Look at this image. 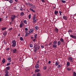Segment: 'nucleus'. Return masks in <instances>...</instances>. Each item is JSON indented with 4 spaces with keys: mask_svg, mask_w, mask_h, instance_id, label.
Masks as SVG:
<instances>
[{
    "mask_svg": "<svg viewBox=\"0 0 76 76\" xmlns=\"http://www.w3.org/2000/svg\"><path fill=\"white\" fill-rule=\"evenodd\" d=\"M32 20V22L34 24L36 23V22H37V21L38 20V19H37V15L35 14H34V16Z\"/></svg>",
    "mask_w": 76,
    "mask_h": 76,
    "instance_id": "1",
    "label": "nucleus"
},
{
    "mask_svg": "<svg viewBox=\"0 0 76 76\" xmlns=\"http://www.w3.org/2000/svg\"><path fill=\"white\" fill-rule=\"evenodd\" d=\"M12 47H15L16 45V40H13L12 41Z\"/></svg>",
    "mask_w": 76,
    "mask_h": 76,
    "instance_id": "2",
    "label": "nucleus"
},
{
    "mask_svg": "<svg viewBox=\"0 0 76 76\" xmlns=\"http://www.w3.org/2000/svg\"><path fill=\"white\" fill-rule=\"evenodd\" d=\"M39 48H40V47H39V46L36 47L34 48V53H36V52H37V51L38 50H39Z\"/></svg>",
    "mask_w": 76,
    "mask_h": 76,
    "instance_id": "3",
    "label": "nucleus"
},
{
    "mask_svg": "<svg viewBox=\"0 0 76 76\" xmlns=\"http://www.w3.org/2000/svg\"><path fill=\"white\" fill-rule=\"evenodd\" d=\"M15 18H16L15 15H12L11 18V19L12 20V21H11V22H12V21H13V20H14V19H15Z\"/></svg>",
    "mask_w": 76,
    "mask_h": 76,
    "instance_id": "4",
    "label": "nucleus"
},
{
    "mask_svg": "<svg viewBox=\"0 0 76 76\" xmlns=\"http://www.w3.org/2000/svg\"><path fill=\"white\" fill-rule=\"evenodd\" d=\"M7 60L8 62L10 63L12 61V57L10 56H9L7 58Z\"/></svg>",
    "mask_w": 76,
    "mask_h": 76,
    "instance_id": "5",
    "label": "nucleus"
},
{
    "mask_svg": "<svg viewBox=\"0 0 76 76\" xmlns=\"http://www.w3.org/2000/svg\"><path fill=\"white\" fill-rule=\"evenodd\" d=\"M68 60L70 61V62H73V58H72V57H71L70 56L68 58Z\"/></svg>",
    "mask_w": 76,
    "mask_h": 76,
    "instance_id": "6",
    "label": "nucleus"
},
{
    "mask_svg": "<svg viewBox=\"0 0 76 76\" xmlns=\"http://www.w3.org/2000/svg\"><path fill=\"white\" fill-rule=\"evenodd\" d=\"M70 36L71 38H72L73 39H76V36L75 35H73L72 34L70 35Z\"/></svg>",
    "mask_w": 76,
    "mask_h": 76,
    "instance_id": "7",
    "label": "nucleus"
},
{
    "mask_svg": "<svg viewBox=\"0 0 76 76\" xmlns=\"http://www.w3.org/2000/svg\"><path fill=\"white\" fill-rule=\"evenodd\" d=\"M63 18L64 20H67L68 19V18H67V17L66 15H64L63 17Z\"/></svg>",
    "mask_w": 76,
    "mask_h": 76,
    "instance_id": "8",
    "label": "nucleus"
},
{
    "mask_svg": "<svg viewBox=\"0 0 76 76\" xmlns=\"http://www.w3.org/2000/svg\"><path fill=\"white\" fill-rule=\"evenodd\" d=\"M52 47L53 48H54L55 49H56V48H57V45H55L54 44H53L52 45Z\"/></svg>",
    "mask_w": 76,
    "mask_h": 76,
    "instance_id": "9",
    "label": "nucleus"
},
{
    "mask_svg": "<svg viewBox=\"0 0 76 76\" xmlns=\"http://www.w3.org/2000/svg\"><path fill=\"white\" fill-rule=\"evenodd\" d=\"M12 50L13 51V53H14V54H15V53H16V52H17V50H16V49H12Z\"/></svg>",
    "mask_w": 76,
    "mask_h": 76,
    "instance_id": "10",
    "label": "nucleus"
},
{
    "mask_svg": "<svg viewBox=\"0 0 76 76\" xmlns=\"http://www.w3.org/2000/svg\"><path fill=\"white\" fill-rule=\"evenodd\" d=\"M39 64H37L35 66V69H39Z\"/></svg>",
    "mask_w": 76,
    "mask_h": 76,
    "instance_id": "11",
    "label": "nucleus"
},
{
    "mask_svg": "<svg viewBox=\"0 0 76 76\" xmlns=\"http://www.w3.org/2000/svg\"><path fill=\"white\" fill-rule=\"evenodd\" d=\"M53 44H55V45H57V41L55 40L53 42Z\"/></svg>",
    "mask_w": 76,
    "mask_h": 76,
    "instance_id": "12",
    "label": "nucleus"
},
{
    "mask_svg": "<svg viewBox=\"0 0 76 76\" xmlns=\"http://www.w3.org/2000/svg\"><path fill=\"white\" fill-rule=\"evenodd\" d=\"M60 40L61 42H62V43H64V42L63 39L62 38H61L60 39Z\"/></svg>",
    "mask_w": 76,
    "mask_h": 76,
    "instance_id": "13",
    "label": "nucleus"
},
{
    "mask_svg": "<svg viewBox=\"0 0 76 76\" xmlns=\"http://www.w3.org/2000/svg\"><path fill=\"white\" fill-rule=\"evenodd\" d=\"M70 62L69 61H67L66 62V66L68 67V66H70Z\"/></svg>",
    "mask_w": 76,
    "mask_h": 76,
    "instance_id": "14",
    "label": "nucleus"
},
{
    "mask_svg": "<svg viewBox=\"0 0 76 76\" xmlns=\"http://www.w3.org/2000/svg\"><path fill=\"white\" fill-rule=\"evenodd\" d=\"M55 32H56V33H58V28H55Z\"/></svg>",
    "mask_w": 76,
    "mask_h": 76,
    "instance_id": "15",
    "label": "nucleus"
},
{
    "mask_svg": "<svg viewBox=\"0 0 76 76\" xmlns=\"http://www.w3.org/2000/svg\"><path fill=\"white\" fill-rule=\"evenodd\" d=\"M33 31H34V29H30V31H29L30 33L31 34H32V32H33Z\"/></svg>",
    "mask_w": 76,
    "mask_h": 76,
    "instance_id": "16",
    "label": "nucleus"
},
{
    "mask_svg": "<svg viewBox=\"0 0 76 76\" xmlns=\"http://www.w3.org/2000/svg\"><path fill=\"white\" fill-rule=\"evenodd\" d=\"M10 66H8L6 67V70H10Z\"/></svg>",
    "mask_w": 76,
    "mask_h": 76,
    "instance_id": "17",
    "label": "nucleus"
},
{
    "mask_svg": "<svg viewBox=\"0 0 76 76\" xmlns=\"http://www.w3.org/2000/svg\"><path fill=\"white\" fill-rule=\"evenodd\" d=\"M7 32L6 31H4L3 33V35H4V37H6V35H7Z\"/></svg>",
    "mask_w": 76,
    "mask_h": 76,
    "instance_id": "18",
    "label": "nucleus"
},
{
    "mask_svg": "<svg viewBox=\"0 0 76 76\" xmlns=\"http://www.w3.org/2000/svg\"><path fill=\"white\" fill-rule=\"evenodd\" d=\"M33 5H34V4H29V7H30L31 8H32V7H33Z\"/></svg>",
    "mask_w": 76,
    "mask_h": 76,
    "instance_id": "19",
    "label": "nucleus"
},
{
    "mask_svg": "<svg viewBox=\"0 0 76 76\" xmlns=\"http://www.w3.org/2000/svg\"><path fill=\"white\" fill-rule=\"evenodd\" d=\"M40 71V70L38 69H36L35 70V72H39Z\"/></svg>",
    "mask_w": 76,
    "mask_h": 76,
    "instance_id": "20",
    "label": "nucleus"
},
{
    "mask_svg": "<svg viewBox=\"0 0 76 76\" xmlns=\"http://www.w3.org/2000/svg\"><path fill=\"white\" fill-rule=\"evenodd\" d=\"M30 10H31V11H32V12H34V13H35V11L33 9L31 8H30Z\"/></svg>",
    "mask_w": 76,
    "mask_h": 76,
    "instance_id": "21",
    "label": "nucleus"
},
{
    "mask_svg": "<svg viewBox=\"0 0 76 76\" xmlns=\"http://www.w3.org/2000/svg\"><path fill=\"white\" fill-rule=\"evenodd\" d=\"M6 29H7V28L6 27H2L1 28V29L3 31H4V30Z\"/></svg>",
    "mask_w": 76,
    "mask_h": 76,
    "instance_id": "22",
    "label": "nucleus"
},
{
    "mask_svg": "<svg viewBox=\"0 0 76 76\" xmlns=\"http://www.w3.org/2000/svg\"><path fill=\"white\" fill-rule=\"evenodd\" d=\"M2 62L3 63H4L6 62V60L4 58L2 60Z\"/></svg>",
    "mask_w": 76,
    "mask_h": 76,
    "instance_id": "23",
    "label": "nucleus"
},
{
    "mask_svg": "<svg viewBox=\"0 0 76 76\" xmlns=\"http://www.w3.org/2000/svg\"><path fill=\"white\" fill-rule=\"evenodd\" d=\"M66 69L68 71H70L72 70V69L71 68H69V67H68L66 68Z\"/></svg>",
    "mask_w": 76,
    "mask_h": 76,
    "instance_id": "24",
    "label": "nucleus"
},
{
    "mask_svg": "<svg viewBox=\"0 0 76 76\" xmlns=\"http://www.w3.org/2000/svg\"><path fill=\"white\" fill-rule=\"evenodd\" d=\"M57 44L58 45H60L61 44V42L60 41H58V42Z\"/></svg>",
    "mask_w": 76,
    "mask_h": 76,
    "instance_id": "25",
    "label": "nucleus"
},
{
    "mask_svg": "<svg viewBox=\"0 0 76 76\" xmlns=\"http://www.w3.org/2000/svg\"><path fill=\"white\" fill-rule=\"evenodd\" d=\"M20 15L21 16H23V15H25V14L23 12H21L20 13Z\"/></svg>",
    "mask_w": 76,
    "mask_h": 76,
    "instance_id": "26",
    "label": "nucleus"
},
{
    "mask_svg": "<svg viewBox=\"0 0 76 76\" xmlns=\"http://www.w3.org/2000/svg\"><path fill=\"white\" fill-rule=\"evenodd\" d=\"M62 67V66L61 64H59L58 66V68L59 69V68H61Z\"/></svg>",
    "mask_w": 76,
    "mask_h": 76,
    "instance_id": "27",
    "label": "nucleus"
},
{
    "mask_svg": "<svg viewBox=\"0 0 76 76\" xmlns=\"http://www.w3.org/2000/svg\"><path fill=\"white\" fill-rule=\"evenodd\" d=\"M59 14H60V15L62 16V13H63V12H61V11H59Z\"/></svg>",
    "mask_w": 76,
    "mask_h": 76,
    "instance_id": "28",
    "label": "nucleus"
},
{
    "mask_svg": "<svg viewBox=\"0 0 76 76\" xmlns=\"http://www.w3.org/2000/svg\"><path fill=\"white\" fill-rule=\"evenodd\" d=\"M60 64V62H56V66L58 65V64Z\"/></svg>",
    "mask_w": 76,
    "mask_h": 76,
    "instance_id": "29",
    "label": "nucleus"
},
{
    "mask_svg": "<svg viewBox=\"0 0 76 76\" xmlns=\"http://www.w3.org/2000/svg\"><path fill=\"white\" fill-rule=\"evenodd\" d=\"M47 66H44L43 67V70H46L47 69Z\"/></svg>",
    "mask_w": 76,
    "mask_h": 76,
    "instance_id": "30",
    "label": "nucleus"
},
{
    "mask_svg": "<svg viewBox=\"0 0 76 76\" xmlns=\"http://www.w3.org/2000/svg\"><path fill=\"white\" fill-rule=\"evenodd\" d=\"M60 1H61V3H66V1H64L63 0H60Z\"/></svg>",
    "mask_w": 76,
    "mask_h": 76,
    "instance_id": "31",
    "label": "nucleus"
},
{
    "mask_svg": "<svg viewBox=\"0 0 76 76\" xmlns=\"http://www.w3.org/2000/svg\"><path fill=\"white\" fill-rule=\"evenodd\" d=\"M32 9H36V6H35V5H33Z\"/></svg>",
    "mask_w": 76,
    "mask_h": 76,
    "instance_id": "32",
    "label": "nucleus"
},
{
    "mask_svg": "<svg viewBox=\"0 0 76 76\" xmlns=\"http://www.w3.org/2000/svg\"><path fill=\"white\" fill-rule=\"evenodd\" d=\"M35 29L36 30H38V29H39V27H38V26H36L35 27Z\"/></svg>",
    "mask_w": 76,
    "mask_h": 76,
    "instance_id": "33",
    "label": "nucleus"
},
{
    "mask_svg": "<svg viewBox=\"0 0 76 76\" xmlns=\"http://www.w3.org/2000/svg\"><path fill=\"white\" fill-rule=\"evenodd\" d=\"M54 13L56 15H57V14L58 13V11H55Z\"/></svg>",
    "mask_w": 76,
    "mask_h": 76,
    "instance_id": "34",
    "label": "nucleus"
},
{
    "mask_svg": "<svg viewBox=\"0 0 76 76\" xmlns=\"http://www.w3.org/2000/svg\"><path fill=\"white\" fill-rule=\"evenodd\" d=\"M73 76H76V73L75 72H73Z\"/></svg>",
    "mask_w": 76,
    "mask_h": 76,
    "instance_id": "35",
    "label": "nucleus"
},
{
    "mask_svg": "<svg viewBox=\"0 0 76 76\" xmlns=\"http://www.w3.org/2000/svg\"><path fill=\"white\" fill-rule=\"evenodd\" d=\"M11 64V63L9 62V63H8L7 64L6 66H9V65H10Z\"/></svg>",
    "mask_w": 76,
    "mask_h": 76,
    "instance_id": "36",
    "label": "nucleus"
},
{
    "mask_svg": "<svg viewBox=\"0 0 76 76\" xmlns=\"http://www.w3.org/2000/svg\"><path fill=\"white\" fill-rule=\"evenodd\" d=\"M8 1H9L10 3H13V1H12V0H10Z\"/></svg>",
    "mask_w": 76,
    "mask_h": 76,
    "instance_id": "37",
    "label": "nucleus"
},
{
    "mask_svg": "<svg viewBox=\"0 0 76 76\" xmlns=\"http://www.w3.org/2000/svg\"><path fill=\"white\" fill-rule=\"evenodd\" d=\"M38 35V34H35L34 35V38H37V36Z\"/></svg>",
    "mask_w": 76,
    "mask_h": 76,
    "instance_id": "38",
    "label": "nucleus"
},
{
    "mask_svg": "<svg viewBox=\"0 0 76 76\" xmlns=\"http://www.w3.org/2000/svg\"><path fill=\"white\" fill-rule=\"evenodd\" d=\"M5 73H6L5 75H6L7 74H8V73H9V72H8L7 70L5 71Z\"/></svg>",
    "mask_w": 76,
    "mask_h": 76,
    "instance_id": "39",
    "label": "nucleus"
},
{
    "mask_svg": "<svg viewBox=\"0 0 76 76\" xmlns=\"http://www.w3.org/2000/svg\"><path fill=\"white\" fill-rule=\"evenodd\" d=\"M24 23L25 24H27V22H26V20H25L24 21Z\"/></svg>",
    "mask_w": 76,
    "mask_h": 76,
    "instance_id": "40",
    "label": "nucleus"
},
{
    "mask_svg": "<svg viewBox=\"0 0 76 76\" xmlns=\"http://www.w3.org/2000/svg\"><path fill=\"white\" fill-rule=\"evenodd\" d=\"M23 26L22 25V24L21 23L20 24V28H22Z\"/></svg>",
    "mask_w": 76,
    "mask_h": 76,
    "instance_id": "41",
    "label": "nucleus"
},
{
    "mask_svg": "<svg viewBox=\"0 0 76 76\" xmlns=\"http://www.w3.org/2000/svg\"><path fill=\"white\" fill-rule=\"evenodd\" d=\"M20 41H23V37H20Z\"/></svg>",
    "mask_w": 76,
    "mask_h": 76,
    "instance_id": "42",
    "label": "nucleus"
},
{
    "mask_svg": "<svg viewBox=\"0 0 76 76\" xmlns=\"http://www.w3.org/2000/svg\"><path fill=\"white\" fill-rule=\"evenodd\" d=\"M41 75V74L40 73H38L37 74V76H40Z\"/></svg>",
    "mask_w": 76,
    "mask_h": 76,
    "instance_id": "43",
    "label": "nucleus"
},
{
    "mask_svg": "<svg viewBox=\"0 0 76 76\" xmlns=\"http://www.w3.org/2000/svg\"><path fill=\"white\" fill-rule=\"evenodd\" d=\"M30 47H31V48H32L33 47V45H32V44H31L30 45H29Z\"/></svg>",
    "mask_w": 76,
    "mask_h": 76,
    "instance_id": "44",
    "label": "nucleus"
},
{
    "mask_svg": "<svg viewBox=\"0 0 76 76\" xmlns=\"http://www.w3.org/2000/svg\"><path fill=\"white\" fill-rule=\"evenodd\" d=\"M13 29L12 28H9V30L10 32L12 31V29Z\"/></svg>",
    "mask_w": 76,
    "mask_h": 76,
    "instance_id": "45",
    "label": "nucleus"
},
{
    "mask_svg": "<svg viewBox=\"0 0 76 76\" xmlns=\"http://www.w3.org/2000/svg\"><path fill=\"white\" fill-rule=\"evenodd\" d=\"M25 32L26 33V37H27V36H28V34H28V33H27V31H26Z\"/></svg>",
    "mask_w": 76,
    "mask_h": 76,
    "instance_id": "46",
    "label": "nucleus"
},
{
    "mask_svg": "<svg viewBox=\"0 0 76 76\" xmlns=\"http://www.w3.org/2000/svg\"><path fill=\"white\" fill-rule=\"evenodd\" d=\"M68 32H72V30H69L68 31Z\"/></svg>",
    "mask_w": 76,
    "mask_h": 76,
    "instance_id": "47",
    "label": "nucleus"
},
{
    "mask_svg": "<svg viewBox=\"0 0 76 76\" xmlns=\"http://www.w3.org/2000/svg\"><path fill=\"white\" fill-rule=\"evenodd\" d=\"M31 14H29V16H28V18L29 19H31Z\"/></svg>",
    "mask_w": 76,
    "mask_h": 76,
    "instance_id": "48",
    "label": "nucleus"
},
{
    "mask_svg": "<svg viewBox=\"0 0 76 76\" xmlns=\"http://www.w3.org/2000/svg\"><path fill=\"white\" fill-rule=\"evenodd\" d=\"M25 31H28V28H25Z\"/></svg>",
    "mask_w": 76,
    "mask_h": 76,
    "instance_id": "49",
    "label": "nucleus"
},
{
    "mask_svg": "<svg viewBox=\"0 0 76 76\" xmlns=\"http://www.w3.org/2000/svg\"><path fill=\"white\" fill-rule=\"evenodd\" d=\"M3 20H2V18H0V22H1V21H2Z\"/></svg>",
    "mask_w": 76,
    "mask_h": 76,
    "instance_id": "50",
    "label": "nucleus"
},
{
    "mask_svg": "<svg viewBox=\"0 0 76 76\" xmlns=\"http://www.w3.org/2000/svg\"><path fill=\"white\" fill-rule=\"evenodd\" d=\"M48 63V64H50V63H51V61H49Z\"/></svg>",
    "mask_w": 76,
    "mask_h": 76,
    "instance_id": "51",
    "label": "nucleus"
},
{
    "mask_svg": "<svg viewBox=\"0 0 76 76\" xmlns=\"http://www.w3.org/2000/svg\"><path fill=\"white\" fill-rule=\"evenodd\" d=\"M35 40H36V38H35V39H33V41L34 42V41H35Z\"/></svg>",
    "mask_w": 76,
    "mask_h": 76,
    "instance_id": "52",
    "label": "nucleus"
},
{
    "mask_svg": "<svg viewBox=\"0 0 76 76\" xmlns=\"http://www.w3.org/2000/svg\"><path fill=\"white\" fill-rule=\"evenodd\" d=\"M10 50V48H7L6 49V50Z\"/></svg>",
    "mask_w": 76,
    "mask_h": 76,
    "instance_id": "53",
    "label": "nucleus"
},
{
    "mask_svg": "<svg viewBox=\"0 0 76 76\" xmlns=\"http://www.w3.org/2000/svg\"><path fill=\"white\" fill-rule=\"evenodd\" d=\"M41 47L42 48H44V46L43 45H42L41 46Z\"/></svg>",
    "mask_w": 76,
    "mask_h": 76,
    "instance_id": "54",
    "label": "nucleus"
},
{
    "mask_svg": "<svg viewBox=\"0 0 76 76\" xmlns=\"http://www.w3.org/2000/svg\"><path fill=\"white\" fill-rule=\"evenodd\" d=\"M5 76H9V75L8 74H5Z\"/></svg>",
    "mask_w": 76,
    "mask_h": 76,
    "instance_id": "55",
    "label": "nucleus"
},
{
    "mask_svg": "<svg viewBox=\"0 0 76 76\" xmlns=\"http://www.w3.org/2000/svg\"><path fill=\"white\" fill-rule=\"evenodd\" d=\"M42 2H45V1L44 0H41Z\"/></svg>",
    "mask_w": 76,
    "mask_h": 76,
    "instance_id": "56",
    "label": "nucleus"
},
{
    "mask_svg": "<svg viewBox=\"0 0 76 76\" xmlns=\"http://www.w3.org/2000/svg\"><path fill=\"white\" fill-rule=\"evenodd\" d=\"M56 6H55V7L53 6V9H56Z\"/></svg>",
    "mask_w": 76,
    "mask_h": 76,
    "instance_id": "57",
    "label": "nucleus"
},
{
    "mask_svg": "<svg viewBox=\"0 0 76 76\" xmlns=\"http://www.w3.org/2000/svg\"><path fill=\"white\" fill-rule=\"evenodd\" d=\"M6 19H7V18H8V16L6 15Z\"/></svg>",
    "mask_w": 76,
    "mask_h": 76,
    "instance_id": "58",
    "label": "nucleus"
},
{
    "mask_svg": "<svg viewBox=\"0 0 76 76\" xmlns=\"http://www.w3.org/2000/svg\"><path fill=\"white\" fill-rule=\"evenodd\" d=\"M51 44H52V42L50 43L49 44V45H51Z\"/></svg>",
    "mask_w": 76,
    "mask_h": 76,
    "instance_id": "59",
    "label": "nucleus"
},
{
    "mask_svg": "<svg viewBox=\"0 0 76 76\" xmlns=\"http://www.w3.org/2000/svg\"><path fill=\"white\" fill-rule=\"evenodd\" d=\"M15 1H16V2H18V0H14Z\"/></svg>",
    "mask_w": 76,
    "mask_h": 76,
    "instance_id": "60",
    "label": "nucleus"
},
{
    "mask_svg": "<svg viewBox=\"0 0 76 76\" xmlns=\"http://www.w3.org/2000/svg\"><path fill=\"white\" fill-rule=\"evenodd\" d=\"M73 35H76V34L75 33H73Z\"/></svg>",
    "mask_w": 76,
    "mask_h": 76,
    "instance_id": "61",
    "label": "nucleus"
},
{
    "mask_svg": "<svg viewBox=\"0 0 76 76\" xmlns=\"http://www.w3.org/2000/svg\"><path fill=\"white\" fill-rule=\"evenodd\" d=\"M11 64H14V62H12Z\"/></svg>",
    "mask_w": 76,
    "mask_h": 76,
    "instance_id": "62",
    "label": "nucleus"
},
{
    "mask_svg": "<svg viewBox=\"0 0 76 76\" xmlns=\"http://www.w3.org/2000/svg\"><path fill=\"white\" fill-rule=\"evenodd\" d=\"M34 38V37H31V39H33Z\"/></svg>",
    "mask_w": 76,
    "mask_h": 76,
    "instance_id": "63",
    "label": "nucleus"
},
{
    "mask_svg": "<svg viewBox=\"0 0 76 76\" xmlns=\"http://www.w3.org/2000/svg\"><path fill=\"white\" fill-rule=\"evenodd\" d=\"M33 76H36V74H34L33 75Z\"/></svg>",
    "mask_w": 76,
    "mask_h": 76,
    "instance_id": "64",
    "label": "nucleus"
}]
</instances>
